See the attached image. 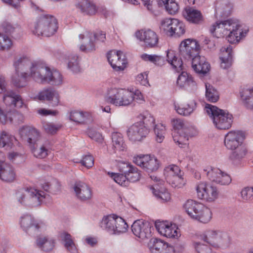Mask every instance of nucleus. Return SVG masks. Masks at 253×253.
<instances>
[{
  "label": "nucleus",
  "instance_id": "26",
  "mask_svg": "<svg viewBox=\"0 0 253 253\" xmlns=\"http://www.w3.org/2000/svg\"><path fill=\"white\" fill-rule=\"evenodd\" d=\"M172 135L174 141L180 147L183 148L188 144L189 137L191 135L190 129L189 128H184L178 131H173Z\"/></svg>",
  "mask_w": 253,
  "mask_h": 253
},
{
  "label": "nucleus",
  "instance_id": "33",
  "mask_svg": "<svg viewBox=\"0 0 253 253\" xmlns=\"http://www.w3.org/2000/svg\"><path fill=\"white\" fill-rule=\"evenodd\" d=\"M3 101L5 104L10 102V106L21 108L24 105L23 101L20 95L17 94L13 91H10L3 97Z\"/></svg>",
  "mask_w": 253,
  "mask_h": 253
},
{
  "label": "nucleus",
  "instance_id": "22",
  "mask_svg": "<svg viewBox=\"0 0 253 253\" xmlns=\"http://www.w3.org/2000/svg\"><path fill=\"white\" fill-rule=\"evenodd\" d=\"M215 16L218 18H225L231 14L233 5L229 0H218L215 3Z\"/></svg>",
  "mask_w": 253,
  "mask_h": 253
},
{
  "label": "nucleus",
  "instance_id": "28",
  "mask_svg": "<svg viewBox=\"0 0 253 253\" xmlns=\"http://www.w3.org/2000/svg\"><path fill=\"white\" fill-rule=\"evenodd\" d=\"M59 60L65 59L68 60V68L73 73H77L80 72L81 68L78 61V56L75 54L67 55L62 54L60 55H56Z\"/></svg>",
  "mask_w": 253,
  "mask_h": 253
},
{
  "label": "nucleus",
  "instance_id": "15",
  "mask_svg": "<svg viewBox=\"0 0 253 253\" xmlns=\"http://www.w3.org/2000/svg\"><path fill=\"white\" fill-rule=\"evenodd\" d=\"M136 36L137 39L144 42L145 46L147 48H154L158 44V36L154 31L150 29L137 31L136 32Z\"/></svg>",
  "mask_w": 253,
  "mask_h": 253
},
{
  "label": "nucleus",
  "instance_id": "34",
  "mask_svg": "<svg viewBox=\"0 0 253 253\" xmlns=\"http://www.w3.org/2000/svg\"><path fill=\"white\" fill-rule=\"evenodd\" d=\"M70 119L72 121L81 124H87L92 121L91 116L89 113L77 111L71 112Z\"/></svg>",
  "mask_w": 253,
  "mask_h": 253
},
{
  "label": "nucleus",
  "instance_id": "42",
  "mask_svg": "<svg viewBox=\"0 0 253 253\" xmlns=\"http://www.w3.org/2000/svg\"><path fill=\"white\" fill-rule=\"evenodd\" d=\"M116 216L115 215L104 216L100 223L101 228L113 234V232H114Z\"/></svg>",
  "mask_w": 253,
  "mask_h": 253
},
{
  "label": "nucleus",
  "instance_id": "35",
  "mask_svg": "<svg viewBox=\"0 0 253 253\" xmlns=\"http://www.w3.org/2000/svg\"><path fill=\"white\" fill-rule=\"evenodd\" d=\"M36 244L38 248L45 252L51 251L55 246L54 240L46 237H38L36 241Z\"/></svg>",
  "mask_w": 253,
  "mask_h": 253
},
{
  "label": "nucleus",
  "instance_id": "51",
  "mask_svg": "<svg viewBox=\"0 0 253 253\" xmlns=\"http://www.w3.org/2000/svg\"><path fill=\"white\" fill-rule=\"evenodd\" d=\"M128 225L125 220L121 217L116 216L114 226V232L113 234H120L126 232L127 230Z\"/></svg>",
  "mask_w": 253,
  "mask_h": 253
},
{
  "label": "nucleus",
  "instance_id": "14",
  "mask_svg": "<svg viewBox=\"0 0 253 253\" xmlns=\"http://www.w3.org/2000/svg\"><path fill=\"white\" fill-rule=\"evenodd\" d=\"M107 59L114 70L123 71L126 67V60L121 51H110L107 53Z\"/></svg>",
  "mask_w": 253,
  "mask_h": 253
},
{
  "label": "nucleus",
  "instance_id": "32",
  "mask_svg": "<svg viewBox=\"0 0 253 253\" xmlns=\"http://www.w3.org/2000/svg\"><path fill=\"white\" fill-rule=\"evenodd\" d=\"M177 84L180 87H189L193 88L196 86V83L191 75L183 71L179 75L177 80Z\"/></svg>",
  "mask_w": 253,
  "mask_h": 253
},
{
  "label": "nucleus",
  "instance_id": "45",
  "mask_svg": "<svg viewBox=\"0 0 253 253\" xmlns=\"http://www.w3.org/2000/svg\"><path fill=\"white\" fill-rule=\"evenodd\" d=\"M49 150L46 146L45 144L43 143V141L37 143L33 145L32 148V152L35 157L42 159L45 158L48 154Z\"/></svg>",
  "mask_w": 253,
  "mask_h": 253
},
{
  "label": "nucleus",
  "instance_id": "57",
  "mask_svg": "<svg viewBox=\"0 0 253 253\" xmlns=\"http://www.w3.org/2000/svg\"><path fill=\"white\" fill-rule=\"evenodd\" d=\"M154 130L156 135V140L158 143L162 142L165 138L166 131L165 126L161 124L155 125Z\"/></svg>",
  "mask_w": 253,
  "mask_h": 253
},
{
  "label": "nucleus",
  "instance_id": "36",
  "mask_svg": "<svg viewBox=\"0 0 253 253\" xmlns=\"http://www.w3.org/2000/svg\"><path fill=\"white\" fill-rule=\"evenodd\" d=\"M167 58L168 62L177 72H180L183 70V61L181 59L182 57L181 56L178 59L174 52L170 50L167 51Z\"/></svg>",
  "mask_w": 253,
  "mask_h": 253
},
{
  "label": "nucleus",
  "instance_id": "49",
  "mask_svg": "<svg viewBox=\"0 0 253 253\" xmlns=\"http://www.w3.org/2000/svg\"><path fill=\"white\" fill-rule=\"evenodd\" d=\"M86 40L87 41L86 43L81 45L80 47V50L85 53H89L95 51L96 50V41L94 40L92 33L88 34V35L86 37Z\"/></svg>",
  "mask_w": 253,
  "mask_h": 253
},
{
  "label": "nucleus",
  "instance_id": "19",
  "mask_svg": "<svg viewBox=\"0 0 253 253\" xmlns=\"http://www.w3.org/2000/svg\"><path fill=\"white\" fill-rule=\"evenodd\" d=\"M155 227L161 235L166 237L177 238L180 236L175 225L169 224L167 221H156Z\"/></svg>",
  "mask_w": 253,
  "mask_h": 253
},
{
  "label": "nucleus",
  "instance_id": "1",
  "mask_svg": "<svg viewBox=\"0 0 253 253\" xmlns=\"http://www.w3.org/2000/svg\"><path fill=\"white\" fill-rule=\"evenodd\" d=\"M24 57L15 58L13 66L16 73L21 74L26 72L30 68L31 76L37 82L42 84L48 83L51 85H58L62 83V77L57 70L51 71L50 68L42 62H35L31 64Z\"/></svg>",
  "mask_w": 253,
  "mask_h": 253
},
{
  "label": "nucleus",
  "instance_id": "52",
  "mask_svg": "<svg viewBox=\"0 0 253 253\" xmlns=\"http://www.w3.org/2000/svg\"><path fill=\"white\" fill-rule=\"evenodd\" d=\"M197 107L196 102L193 100L189 104H187L185 106L183 107H176L175 106L176 112L180 115L184 116L190 115L194 110L196 109Z\"/></svg>",
  "mask_w": 253,
  "mask_h": 253
},
{
  "label": "nucleus",
  "instance_id": "17",
  "mask_svg": "<svg viewBox=\"0 0 253 253\" xmlns=\"http://www.w3.org/2000/svg\"><path fill=\"white\" fill-rule=\"evenodd\" d=\"M148 129L141 123L137 122L130 126L127 130L129 139L132 141H141L149 133Z\"/></svg>",
  "mask_w": 253,
  "mask_h": 253
},
{
  "label": "nucleus",
  "instance_id": "8",
  "mask_svg": "<svg viewBox=\"0 0 253 253\" xmlns=\"http://www.w3.org/2000/svg\"><path fill=\"white\" fill-rule=\"evenodd\" d=\"M134 95L131 92L122 88H111L108 91L105 100L116 106L129 105L134 100Z\"/></svg>",
  "mask_w": 253,
  "mask_h": 253
},
{
  "label": "nucleus",
  "instance_id": "39",
  "mask_svg": "<svg viewBox=\"0 0 253 253\" xmlns=\"http://www.w3.org/2000/svg\"><path fill=\"white\" fill-rule=\"evenodd\" d=\"M60 238L64 241V247L69 253H78V249L70 234L66 232H61Z\"/></svg>",
  "mask_w": 253,
  "mask_h": 253
},
{
  "label": "nucleus",
  "instance_id": "37",
  "mask_svg": "<svg viewBox=\"0 0 253 253\" xmlns=\"http://www.w3.org/2000/svg\"><path fill=\"white\" fill-rule=\"evenodd\" d=\"M157 2L159 7L165 6L170 14H175L179 10V5L175 0H157Z\"/></svg>",
  "mask_w": 253,
  "mask_h": 253
},
{
  "label": "nucleus",
  "instance_id": "47",
  "mask_svg": "<svg viewBox=\"0 0 253 253\" xmlns=\"http://www.w3.org/2000/svg\"><path fill=\"white\" fill-rule=\"evenodd\" d=\"M28 77L27 72H22L21 74L15 72L12 76V83L16 87H23L26 85Z\"/></svg>",
  "mask_w": 253,
  "mask_h": 253
},
{
  "label": "nucleus",
  "instance_id": "46",
  "mask_svg": "<svg viewBox=\"0 0 253 253\" xmlns=\"http://www.w3.org/2000/svg\"><path fill=\"white\" fill-rule=\"evenodd\" d=\"M134 166L127 163H125L124 162H118L117 167L120 173H113L112 172L108 174L111 175V177L112 178L114 181H115V176L116 177V175H126L130 171L132 170V169Z\"/></svg>",
  "mask_w": 253,
  "mask_h": 253
},
{
  "label": "nucleus",
  "instance_id": "25",
  "mask_svg": "<svg viewBox=\"0 0 253 253\" xmlns=\"http://www.w3.org/2000/svg\"><path fill=\"white\" fill-rule=\"evenodd\" d=\"M40 100H47L50 102L51 106H57L59 102V95L58 92L52 88H48L39 93Z\"/></svg>",
  "mask_w": 253,
  "mask_h": 253
},
{
  "label": "nucleus",
  "instance_id": "43",
  "mask_svg": "<svg viewBox=\"0 0 253 253\" xmlns=\"http://www.w3.org/2000/svg\"><path fill=\"white\" fill-rule=\"evenodd\" d=\"M16 118L22 119L23 116L15 111L7 112L5 114L0 108V122L2 124H5L8 122L11 123Z\"/></svg>",
  "mask_w": 253,
  "mask_h": 253
},
{
  "label": "nucleus",
  "instance_id": "5",
  "mask_svg": "<svg viewBox=\"0 0 253 253\" xmlns=\"http://www.w3.org/2000/svg\"><path fill=\"white\" fill-rule=\"evenodd\" d=\"M183 207L186 212L191 218L200 222L207 223L212 217V213L209 208L194 200H187Z\"/></svg>",
  "mask_w": 253,
  "mask_h": 253
},
{
  "label": "nucleus",
  "instance_id": "27",
  "mask_svg": "<svg viewBox=\"0 0 253 253\" xmlns=\"http://www.w3.org/2000/svg\"><path fill=\"white\" fill-rule=\"evenodd\" d=\"M183 15L187 21L194 24H201L204 21L201 11L192 7H186Z\"/></svg>",
  "mask_w": 253,
  "mask_h": 253
},
{
  "label": "nucleus",
  "instance_id": "18",
  "mask_svg": "<svg viewBox=\"0 0 253 253\" xmlns=\"http://www.w3.org/2000/svg\"><path fill=\"white\" fill-rule=\"evenodd\" d=\"M149 247L151 253H176L175 247L157 238L151 239Z\"/></svg>",
  "mask_w": 253,
  "mask_h": 253
},
{
  "label": "nucleus",
  "instance_id": "29",
  "mask_svg": "<svg viewBox=\"0 0 253 253\" xmlns=\"http://www.w3.org/2000/svg\"><path fill=\"white\" fill-rule=\"evenodd\" d=\"M1 27L5 34L14 38H18L22 32L21 28L19 24H14L7 21L2 22Z\"/></svg>",
  "mask_w": 253,
  "mask_h": 253
},
{
  "label": "nucleus",
  "instance_id": "50",
  "mask_svg": "<svg viewBox=\"0 0 253 253\" xmlns=\"http://www.w3.org/2000/svg\"><path fill=\"white\" fill-rule=\"evenodd\" d=\"M206 97L208 101L216 102L219 99V93L216 89L209 84H206Z\"/></svg>",
  "mask_w": 253,
  "mask_h": 253
},
{
  "label": "nucleus",
  "instance_id": "23",
  "mask_svg": "<svg viewBox=\"0 0 253 253\" xmlns=\"http://www.w3.org/2000/svg\"><path fill=\"white\" fill-rule=\"evenodd\" d=\"M74 189L77 198L82 201L88 200L92 197V192L90 187L84 182H76Z\"/></svg>",
  "mask_w": 253,
  "mask_h": 253
},
{
  "label": "nucleus",
  "instance_id": "58",
  "mask_svg": "<svg viewBox=\"0 0 253 253\" xmlns=\"http://www.w3.org/2000/svg\"><path fill=\"white\" fill-rule=\"evenodd\" d=\"M12 44L11 40L7 36L0 33V50H8Z\"/></svg>",
  "mask_w": 253,
  "mask_h": 253
},
{
  "label": "nucleus",
  "instance_id": "44",
  "mask_svg": "<svg viewBox=\"0 0 253 253\" xmlns=\"http://www.w3.org/2000/svg\"><path fill=\"white\" fill-rule=\"evenodd\" d=\"M113 147L118 151H123L126 148V145L124 141L122 134L119 132H113L112 134Z\"/></svg>",
  "mask_w": 253,
  "mask_h": 253
},
{
  "label": "nucleus",
  "instance_id": "54",
  "mask_svg": "<svg viewBox=\"0 0 253 253\" xmlns=\"http://www.w3.org/2000/svg\"><path fill=\"white\" fill-rule=\"evenodd\" d=\"M141 58L145 61H149L158 66L163 65L165 62L164 57L156 55H149L144 53L141 55Z\"/></svg>",
  "mask_w": 253,
  "mask_h": 253
},
{
  "label": "nucleus",
  "instance_id": "21",
  "mask_svg": "<svg viewBox=\"0 0 253 253\" xmlns=\"http://www.w3.org/2000/svg\"><path fill=\"white\" fill-rule=\"evenodd\" d=\"M75 6L84 15L91 16L97 13V6L90 0H76Z\"/></svg>",
  "mask_w": 253,
  "mask_h": 253
},
{
  "label": "nucleus",
  "instance_id": "13",
  "mask_svg": "<svg viewBox=\"0 0 253 253\" xmlns=\"http://www.w3.org/2000/svg\"><path fill=\"white\" fill-rule=\"evenodd\" d=\"M151 224L147 221L142 219L135 221L131 225V231L136 237L145 240L149 239L152 236Z\"/></svg>",
  "mask_w": 253,
  "mask_h": 253
},
{
  "label": "nucleus",
  "instance_id": "56",
  "mask_svg": "<svg viewBox=\"0 0 253 253\" xmlns=\"http://www.w3.org/2000/svg\"><path fill=\"white\" fill-rule=\"evenodd\" d=\"M218 233L219 232L216 231H208L206 234L201 236V238L204 242L211 246H214L215 240L219 236Z\"/></svg>",
  "mask_w": 253,
  "mask_h": 253
},
{
  "label": "nucleus",
  "instance_id": "30",
  "mask_svg": "<svg viewBox=\"0 0 253 253\" xmlns=\"http://www.w3.org/2000/svg\"><path fill=\"white\" fill-rule=\"evenodd\" d=\"M15 173L13 167L6 164L0 165V178L5 182H11L15 179Z\"/></svg>",
  "mask_w": 253,
  "mask_h": 253
},
{
  "label": "nucleus",
  "instance_id": "53",
  "mask_svg": "<svg viewBox=\"0 0 253 253\" xmlns=\"http://www.w3.org/2000/svg\"><path fill=\"white\" fill-rule=\"evenodd\" d=\"M246 150L243 146L241 145L233 150L230 156V159L234 163L240 161L246 155Z\"/></svg>",
  "mask_w": 253,
  "mask_h": 253
},
{
  "label": "nucleus",
  "instance_id": "9",
  "mask_svg": "<svg viewBox=\"0 0 253 253\" xmlns=\"http://www.w3.org/2000/svg\"><path fill=\"white\" fill-rule=\"evenodd\" d=\"M133 162L148 173L156 171L160 166V161L155 157L148 155L134 156Z\"/></svg>",
  "mask_w": 253,
  "mask_h": 253
},
{
  "label": "nucleus",
  "instance_id": "2",
  "mask_svg": "<svg viewBox=\"0 0 253 253\" xmlns=\"http://www.w3.org/2000/svg\"><path fill=\"white\" fill-rule=\"evenodd\" d=\"M200 45L196 40L187 39L182 41L179 46V55L187 61H191L195 72L206 74L210 70V65L204 56L199 55Z\"/></svg>",
  "mask_w": 253,
  "mask_h": 253
},
{
  "label": "nucleus",
  "instance_id": "59",
  "mask_svg": "<svg viewBox=\"0 0 253 253\" xmlns=\"http://www.w3.org/2000/svg\"><path fill=\"white\" fill-rule=\"evenodd\" d=\"M141 123L146 127V128L149 130L151 128L155 127V119L154 117L150 114L147 113L146 115H143L142 121L139 122Z\"/></svg>",
  "mask_w": 253,
  "mask_h": 253
},
{
  "label": "nucleus",
  "instance_id": "55",
  "mask_svg": "<svg viewBox=\"0 0 253 253\" xmlns=\"http://www.w3.org/2000/svg\"><path fill=\"white\" fill-rule=\"evenodd\" d=\"M220 170L218 168L208 166L204 169V172L211 181L215 182Z\"/></svg>",
  "mask_w": 253,
  "mask_h": 253
},
{
  "label": "nucleus",
  "instance_id": "64",
  "mask_svg": "<svg viewBox=\"0 0 253 253\" xmlns=\"http://www.w3.org/2000/svg\"><path fill=\"white\" fill-rule=\"evenodd\" d=\"M92 36L94 40L96 41V42H103L106 40V33L101 31L92 33Z\"/></svg>",
  "mask_w": 253,
  "mask_h": 253
},
{
  "label": "nucleus",
  "instance_id": "4",
  "mask_svg": "<svg viewBox=\"0 0 253 253\" xmlns=\"http://www.w3.org/2000/svg\"><path fill=\"white\" fill-rule=\"evenodd\" d=\"M206 112L212 120L215 126L219 129H228L231 127L233 117L227 110L221 109L217 107L207 104Z\"/></svg>",
  "mask_w": 253,
  "mask_h": 253
},
{
  "label": "nucleus",
  "instance_id": "3",
  "mask_svg": "<svg viewBox=\"0 0 253 253\" xmlns=\"http://www.w3.org/2000/svg\"><path fill=\"white\" fill-rule=\"evenodd\" d=\"M240 21L236 19L230 18L226 20L218 21L210 28V32L213 36L219 38L226 36V40L230 43L238 42L247 34L241 29Z\"/></svg>",
  "mask_w": 253,
  "mask_h": 253
},
{
  "label": "nucleus",
  "instance_id": "11",
  "mask_svg": "<svg viewBox=\"0 0 253 253\" xmlns=\"http://www.w3.org/2000/svg\"><path fill=\"white\" fill-rule=\"evenodd\" d=\"M20 224L23 230L30 235L38 234L44 226L42 221L35 219L33 216L28 214L21 217Z\"/></svg>",
  "mask_w": 253,
  "mask_h": 253
},
{
  "label": "nucleus",
  "instance_id": "20",
  "mask_svg": "<svg viewBox=\"0 0 253 253\" xmlns=\"http://www.w3.org/2000/svg\"><path fill=\"white\" fill-rule=\"evenodd\" d=\"M115 176V182L119 185L127 187L130 182H135L138 181L141 177V174L137 168L134 167L132 170L126 175H116Z\"/></svg>",
  "mask_w": 253,
  "mask_h": 253
},
{
  "label": "nucleus",
  "instance_id": "41",
  "mask_svg": "<svg viewBox=\"0 0 253 253\" xmlns=\"http://www.w3.org/2000/svg\"><path fill=\"white\" fill-rule=\"evenodd\" d=\"M25 131L27 141L30 144L35 145L37 143L43 141V140L41 138L40 132L35 128L28 127L26 128Z\"/></svg>",
  "mask_w": 253,
  "mask_h": 253
},
{
  "label": "nucleus",
  "instance_id": "60",
  "mask_svg": "<svg viewBox=\"0 0 253 253\" xmlns=\"http://www.w3.org/2000/svg\"><path fill=\"white\" fill-rule=\"evenodd\" d=\"M231 182V178L228 174L220 170L215 183L221 185H228Z\"/></svg>",
  "mask_w": 253,
  "mask_h": 253
},
{
  "label": "nucleus",
  "instance_id": "10",
  "mask_svg": "<svg viewBox=\"0 0 253 253\" xmlns=\"http://www.w3.org/2000/svg\"><path fill=\"white\" fill-rule=\"evenodd\" d=\"M161 28L169 36L176 35L179 37L185 32L184 23L175 18L164 19L161 22Z\"/></svg>",
  "mask_w": 253,
  "mask_h": 253
},
{
  "label": "nucleus",
  "instance_id": "12",
  "mask_svg": "<svg viewBox=\"0 0 253 253\" xmlns=\"http://www.w3.org/2000/svg\"><path fill=\"white\" fill-rule=\"evenodd\" d=\"M196 191L199 199L208 202L214 201L218 195L216 187L211 184L201 182L197 185Z\"/></svg>",
  "mask_w": 253,
  "mask_h": 253
},
{
  "label": "nucleus",
  "instance_id": "48",
  "mask_svg": "<svg viewBox=\"0 0 253 253\" xmlns=\"http://www.w3.org/2000/svg\"><path fill=\"white\" fill-rule=\"evenodd\" d=\"M14 140H16V139L14 136L3 131L0 135V147H5L6 149L11 148Z\"/></svg>",
  "mask_w": 253,
  "mask_h": 253
},
{
  "label": "nucleus",
  "instance_id": "62",
  "mask_svg": "<svg viewBox=\"0 0 253 253\" xmlns=\"http://www.w3.org/2000/svg\"><path fill=\"white\" fill-rule=\"evenodd\" d=\"M81 163L87 169H89L94 165V159L90 155H85L83 158Z\"/></svg>",
  "mask_w": 253,
  "mask_h": 253
},
{
  "label": "nucleus",
  "instance_id": "24",
  "mask_svg": "<svg viewBox=\"0 0 253 253\" xmlns=\"http://www.w3.org/2000/svg\"><path fill=\"white\" fill-rule=\"evenodd\" d=\"M233 47L230 45L224 46L220 48L219 58L221 61L220 66L224 69H228L233 63Z\"/></svg>",
  "mask_w": 253,
  "mask_h": 253
},
{
  "label": "nucleus",
  "instance_id": "61",
  "mask_svg": "<svg viewBox=\"0 0 253 253\" xmlns=\"http://www.w3.org/2000/svg\"><path fill=\"white\" fill-rule=\"evenodd\" d=\"M242 198L245 200H251L253 199V187H245L241 192Z\"/></svg>",
  "mask_w": 253,
  "mask_h": 253
},
{
  "label": "nucleus",
  "instance_id": "38",
  "mask_svg": "<svg viewBox=\"0 0 253 253\" xmlns=\"http://www.w3.org/2000/svg\"><path fill=\"white\" fill-rule=\"evenodd\" d=\"M241 98L245 106L249 109H253V87L250 89L243 88L240 91Z\"/></svg>",
  "mask_w": 253,
  "mask_h": 253
},
{
  "label": "nucleus",
  "instance_id": "16",
  "mask_svg": "<svg viewBox=\"0 0 253 253\" xmlns=\"http://www.w3.org/2000/svg\"><path fill=\"white\" fill-rule=\"evenodd\" d=\"M245 137L241 131H230L225 136L224 145L228 149L233 150L242 145Z\"/></svg>",
  "mask_w": 253,
  "mask_h": 253
},
{
  "label": "nucleus",
  "instance_id": "40",
  "mask_svg": "<svg viewBox=\"0 0 253 253\" xmlns=\"http://www.w3.org/2000/svg\"><path fill=\"white\" fill-rule=\"evenodd\" d=\"M169 172V174L172 176L173 180L171 184H173L174 186H180V185L183 184V172H181L178 166L175 165L170 166Z\"/></svg>",
  "mask_w": 253,
  "mask_h": 253
},
{
  "label": "nucleus",
  "instance_id": "7",
  "mask_svg": "<svg viewBox=\"0 0 253 253\" xmlns=\"http://www.w3.org/2000/svg\"><path fill=\"white\" fill-rule=\"evenodd\" d=\"M58 29V22L52 15H43L40 17L35 25L34 34L50 37L55 34Z\"/></svg>",
  "mask_w": 253,
  "mask_h": 253
},
{
  "label": "nucleus",
  "instance_id": "63",
  "mask_svg": "<svg viewBox=\"0 0 253 253\" xmlns=\"http://www.w3.org/2000/svg\"><path fill=\"white\" fill-rule=\"evenodd\" d=\"M43 128L46 132L50 134H54L58 130V127L54 124L48 123H44L43 124Z\"/></svg>",
  "mask_w": 253,
  "mask_h": 253
},
{
  "label": "nucleus",
  "instance_id": "31",
  "mask_svg": "<svg viewBox=\"0 0 253 253\" xmlns=\"http://www.w3.org/2000/svg\"><path fill=\"white\" fill-rule=\"evenodd\" d=\"M152 192L157 199L161 203H165L170 199V194L163 186L154 184L151 188Z\"/></svg>",
  "mask_w": 253,
  "mask_h": 253
},
{
  "label": "nucleus",
  "instance_id": "6",
  "mask_svg": "<svg viewBox=\"0 0 253 253\" xmlns=\"http://www.w3.org/2000/svg\"><path fill=\"white\" fill-rule=\"evenodd\" d=\"M18 202L25 206L34 207L40 206L45 197V193L42 190L33 188L20 189L16 193Z\"/></svg>",
  "mask_w": 253,
  "mask_h": 253
}]
</instances>
